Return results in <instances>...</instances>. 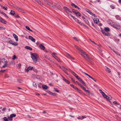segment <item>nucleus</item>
<instances>
[{
	"mask_svg": "<svg viewBox=\"0 0 121 121\" xmlns=\"http://www.w3.org/2000/svg\"><path fill=\"white\" fill-rule=\"evenodd\" d=\"M48 5L50 6H51L53 8L56 9V8L58 9H60V6L56 2H52L50 1Z\"/></svg>",
	"mask_w": 121,
	"mask_h": 121,
	"instance_id": "obj_1",
	"label": "nucleus"
},
{
	"mask_svg": "<svg viewBox=\"0 0 121 121\" xmlns=\"http://www.w3.org/2000/svg\"><path fill=\"white\" fill-rule=\"evenodd\" d=\"M31 58L33 62L35 63L37 62L39 58L38 55L37 53H31Z\"/></svg>",
	"mask_w": 121,
	"mask_h": 121,
	"instance_id": "obj_2",
	"label": "nucleus"
},
{
	"mask_svg": "<svg viewBox=\"0 0 121 121\" xmlns=\"http://www.w3.org/2000/svg\"><path fill=\"white\" fill-rule=\"evenodd\" d=\"M80 55L85 59L87 60L88 62L91 63L92 62V59L87 54V56L89 57V58H88L85 55L83 54L82 53V54H81Z\"/></svg>",
	"mask_w": 121,
	"mask_h": 121,
	"instance_id": "obj_3",
	"label": "nucleus"
},
{
	"mask_svg": "<svg viewBox=\"0 0 121 121\" xmlns=\"http://www.w3.org/2000/svg\"><path fill=\"white\" fill-rule=\"evenodd\" d=\"M63 8L64 11L67 14L68 16L69 15H71L72 12L69 8L65 6Z\"/></svg>",
	"mask_w": 121,
	"mask_h": 121,
	"instance_id": "obj_4",
	"label": "nucleus"
},
{
	"mask_svg": "<svg viewBox=\"0 0 121 121\" xmlns=\"http://www.w3.org/2000/svg\"><path fill=\"white\" fill-rule=\"evenodd\" d=\"M74 46L76 48L81 51L82 53L83 54L85 55L88 58H89V57L87 56V54L85 52L83 51L82 49L76 45H74Z\"/></svg>",
	"mask_w": 121,
	"mask_h": 121,
	"instance_id": "obj_5",
	"label": "nucleus"
},
{
	"mask_svg": "<svg viewBox=\"0 0 121 121\" xmlns=\"http://www.w3.org/2000/svg\"><path fill=\"white\" fill-rule=\"evenodd\" d=\"M70 85L71 86L73 87L77 91H78L80 93L81 92V90L80 89H79L78 88L76 87V86H74L73 85V84H70Z\"/></svg>",
	"mask_w": 121,
	"mask_h": 121,
	"instance_id": "obj_6",
	"label": "nucleus"
},
{
	"mask_svg": "<svg viewBox=\"0 0 121 121\" xmlns=\"http://www.w3.org/2000/svg\"><path fill=\"white\" fill-rule=\"evenodd\" d=\"M99 91L104 97L106 98V97H107V96L105 94V93L103 91H102V90L101 89H99Z\"/></svg>",
	"mask_w": 121,
	"mask_h": 121,
	"instance_id": "obj_7",
	"label": "nucleus"
},
{
	"mask_svg": "<svg viewBox=\"0 0 121 121\" xmlns=\"http://www.w3.org/2000/svg\"><path fill=\"white\" fill-rule=\"evenodd\" d=\"M102 31L104 35L108 36H109L110 35V34L108 32H105L103 30H102Z\"/></svg>",
	"mask_w": 121,
	"mask_h": 121,
	"instance_id": "obj_8",
	"label": "nucleus"
},
{
	"mask_svg": "<svg viewBox=\"0 0 121 121\" xmlns=\"http://www.w3.org/2000/svg\"><path fill=\"white\" fill-rule=\"evenodd\" d=\"M86 10L87 12L91 15H92V16H94L95 17H97V16H96L95 15V14H93V13H92L91 11H90L88 9H86Z\"/></svg>",
	"mask_w": 121,
	"mask_h": 121,
	"instance_id": "obj_9",
	"label": "nucleus"
},
{
	"mask_svg": "<svg viewBox=\"0 0 121 121\" xmlns=\"http://www.w3.org/2000/svg\"><path fill=\"white\" fill-rule=\"evenodd\" d=\"M0 22H2L4 24L6 23V22L2 18L0 17Z\"/></svg>",
	"mask_w": 121,
	"mask_h": 121,
	"instance_id": "obj_10",
	"label": "nucleus"
},
{
	"mask_svg": "<svg viewBox=\"0 0 121 121\" xmlns=\"http://www.w3.org/2000/svg\"><path fill=\"white\" fill-rule=\"evenodd\" d=\"M29 39H30L31 41L33 42H35V39L33 38L31 36H29Z\"/></svg>",
	"mask_w": 121,
	"mask_h": 121,
	"instance_id": "obj_11",
	"label": "nucleus"
},
{
	"mask_svg": "<svg viewBox=\"0 0 121 121\" xmlns=\"http://www.w3.org/2000/svg\"><path fill=\"white\" fill-rule=\"evenodd\" d=\"M13 36L14 38L15 39L16 41H18V39L17 36L15 34H13Z\"/></svg>",
	"mask_w": 121,
	"mask_h": 121,
	"instance_id": "obj_12",
	"label": "nucleus"
},
{
	"mask_svg": "<svg viewBox=\"0 0 121 121\" xmlns=\"http://www.w3.org/2000/svg\"><path fill=\"white\" fill-rule=\"evenodd\" d=\"M93 21L95 23L97 24L98 23V19L96 18L93 19Z\"/></svg>",
	"mask_w": 121,
	"mask_h": 121,
	"instance_id": "obj_13",
	"label": "nucleus"
},
{
	"mask_svg": "<svg viewBox=\"0 0 121 121\" xmlns=\"http://www.w3.org/2000/svg\"><path fill=\"white\" fill-rule=\"evenodd\" d=\"M4 63H5V64L2 67L3 68H4L6 67L7 65V61L6 60H5V59H4Z\"/></svg>",
	"mask_w": 121,
	"mask_h": 121,
	"instance_id": "obj_14",
	"label": "nucleus"
},
{
	"mask_svg": "<svg viewBox=\"0 0 121 121\" xmlns=\"http://www.w3.org/2000/svg\"><path fill=\"white\" fill-rule=\"evenodd\" d=\"M114 27L117 29H119L120 27V26L119 25L116 24L114 25Z\"/></svg>",
	"mask_w": 121,
	"mask_h": 121,
	"instance_id": "obj_15",
	"label": "nucleus"
},
{
	"mask_svg": "<svg viewBox=\"0 0 121 121\" xmlns=\"http://www.w3.org/2000/svg\"><path fill=\"white\" fill-rule=\"evenodd\" d=\"M39 47L41 49L43 50H44L45 48V47L42 44H40Z\"/></svg>",
	"mask_w": 121,
	"mask_h": 121,
	"instance_id": "obj_16",
	"label": "nucleus"
},
{
	"mask_svg": "<svg viewBox=\"0 0 121 121\" xmlns=\"http://www.w3.org/2000/svg\"><path fill=\"white\" fill-rule=\"evenodd\" d=\"M63 80L65 82H66V83H67L68 84H69L70 83L69 82L68 80L66 79L65 78H64V77H63Z\"/></svg>",
	"mask_w": 121,
	"mask_h": 121,
	"instance_id": "obj_17",
	"label": "nucleus"
},
{
	"mask_svg": "<svg viewBox=\"0 0 121 121\" xmlns=\"http://www.w3.org/2000/svg\"><path fill=\"white\" fill-rule=\"evenodd\" d=\"M33 68V67L29 66L27 68L26 70L27 72H28L30 70H31Z\"/></svg>",
	"mask_w": 121,
	"mask_h": 121,
	"instance_id": "obj_18",
	"label": "nucleus"
},
{
	"mask_svg": "<svg viewBox=\"0 0 121 121\" xmlns=\"http://www.w3.org/2000/svg\"><path fill=\"white\" fill-rule=\"evenodd\" d=\"M42 87L43 89L46 90L48 88V87L47 85H44L42 86Z\"/></svg>",
	"mask_w": 121,
	"mask_h": 121,
	"instance_id": "obj_19",
	"label": "nucleus"
},
{
	"mask_svg": "<svg viewBox=\"0 0 121 121\" xmlns=\"http://www.w3.org/2000/svg\"><path fill=\"white\" fill-rule=\"evenodd\" d=\"M25 48L26 49L31 50H32V48L30 47L27 46H26L25 47Z\"/></svg>",
	"mask_w": 121,
	"mask_h": 121,
	"instance_id": "obj_20",
	"label": "nucleus"
},
{
	"mask_svg": "<svg viewBox=\"0 0 121 121\" xmlns=\"http://www.w3.org/2000/svg\"><path fill=\"white\" fill-rule=\"evenodd\" d=\"M62 69L65 72L67 70V69L65 68L64 66H62Z\"/></svg>",
	"mask_w": 121,
	"mask_h": 121,
	"instance_id": "obj_21",
	"label": "nucleus"
},
{
	"mask_svg": "<svg viewBox=\"0 0 121 121\" xmlns=\"http://www.w3.org/2000/svg\"><path fill=\"white\" fill-rule=\"evenodd\" d=\"M79 82L81 83L84 86H86L85 85V82L81 79Z\"/></svg>",
	"mask_w": 121,
	"mask_h": 121,
	"instance_id": "obj_22",
	"label": "nucleus"
},
{
	"mask_svg": "<svg viewBox=\"0 0 121 121\" xmlns=\"http://www.w3.org/2000/svg\"><path fill=\"white\" fill-rule=\"evenodd\" d=\"M112 98V97L110 96L109 95V97H108L107 96V97H106V98H106L107 99V100H110Z\"/></svg>",
	"mask_w": 121,
	"mask_h": 121,
	"instance_id": "obj_23",
	"label": "nucleus"
},
{
	"mask_svg": "<svg viewBox=\"0 0 121 121\" xmlns=\"http://www.w3.org/2000/svg\"><path fill=\"white\" fill-rule=\"evenodd\" d=\"M78 85L80 86L83 90H85V88L84 87L81 83H78Z\"/></svg>",
	"mask_w": 121,
	"mask_h": 121,
	"instance_id": "obj_24",
	"label": "nucleus"
},
{
	"mask_svg": "<svg viewBox=\"0 0 121 121\" xmlns=\"http://www.w3.org/2000/svg\"><path fill=\"white\" fill-rule=\"evenodd\" d=\"M16 116V114H12L10 115V118H12L13 117H15Z\"/></svg>",
	"mask_w": 121,
	"mask_h": 121,
	"instance_id": "obj_25",
	"label": "nucleus"
},
{
	"mask_svg": "<svg viewBox=\"0 0 121 121\" xmlns=\"http://www.w3.org/2000/svg\"><path fill=\"white\" fill-rule=\"evenodd\" d=\"M70 72L75 77H76L77 75L73 72L71 70H70Z\"/></svg>",
	"mask_w": 121,
	"mask_h": 121,
	"instance_id": "obj_26",
	"label": "nucleus"
},
{
	"mask_svg": "<svg viewBox=\"0 0 121 121\" xmlns=\"http://www.w3.org/2000/svg\"><path fill=\"white\" fill-rule=\"evenodd\" d=\"M43 1L46 4H47L48 5V4H49V3L50 1H48L47 0H43Z\"/></svg>",
	"mask_w": 121,
	"mask_h": 121,
	"instance_id": "obj_27",
	"label": "nucleus"
},
{
	"mask_svg": "<svg viewBox=\"0 0 121 121\" xmlns=\"http://www.w3.org/2000/svg\"><path fill=\"white\" fill-rule=\"evenodd\" d=\"M49 94L51 95L55 96L56 95V93H52L51 91H49Z\"/></svg>",
	"mask_w": 121,
	"mask_h": 121,
	"instance_id": "obj_28",
	"label": "nucleus"
},
{
	"mask_svg": "<svg viewBox=\"0 0 121 121\" xmlns=\"http://www.w3.org/2000/svg\"><path fill=\"white\" fill-rule=\"evenodd\" d=\"M104 30L105 31L107 32L109 31L110 30V29L108 27H105L104 28Z\"/></svg>",
	"mask_w": 121,
	"mask_h": 121,
	"instance_id": "obj_29",
	"label": "nucleus"
},
{
	"mask_svg": "<svg viewBox=\"0 0 121 121\" xmlns=\"http://www.w3.org/2000/svg\"><path fill=\"white\" fill-rule=\"evenodd\" d=\"M82 72V73H83L85 74L86 75H87V76H88L89 78H91L92 77H91V76H90L89 74H88L87 73H85V72Z\"/></svg>",
	"mask_w": 121,
	"mask_h": 121,
	"instance_id": "obj_30",
	"label": "nucleus"
},
{
	"mask_svg": "<svg viewBox=\"0 0 121 121\" xmlns=\"http://www.w3.org/2000/svg\"><path fill=\"white\" fill-rule=\"evenodd\" d=\"M0 13L4 15L5 16L7 17V18L8 17L3 12H1L0 11Z\"/></svg>",
	"mask_w": 121,
	"mask_h": 121,
	"instance_id": "obj_31",
	"label": "nucleus"
},
{
	"mask_svg": "<svg viewBox=\"0 0 121 121\" xmlns=\"http://www.w3.org/2000/svg\"><path fill=\"white\" fill-rule=\"evenodd\" d=\"M10 14L13 15L15 14V12L13 11V10H11L10 13Z\"/></svg>",
	"mask_w": 121,
	"mask_h": 121,
	"instance_id": "obj_32",
	"label": "nucleus"
},
{
	"mask_svg": "<svg viewBox=\"0 0 121 121\" xmlns=\"http://www.w3.org/2000/svg\"><path fill=\"white\" fill-rule=\"evenodd\" d=\"M106 68L107 69H106V71L108 73H110L111 72V70L109 68H108L107 67H106Z\"/></svg>",
	"mask_w": 121,
	"mask_h": 121,
	"instance_id": "obj_33",
	"label": "nucleus"
},
{
	"mask_svg": "<svg viewBox=\"0 0 121 121\" xmlns=\"http://www.w3.org/2000/svg\"><path fill=\"white\" fill-rule=\"evenodd\" d=\"M26 28L28 30H29L31 32H33V31L32 30L30 29L28 26H26Z\"/></svg>",
	"mask_w": 121,
	"mask_h": 121,
	"instance_id": "obj_34",
	"label": "nucleus"
},
{
	"mask_svg": "<svg viewBox=\"0 0 121 121\" xmlns=\"http://www.w3.org/2000/svg\"><path fill=\"white\" fill-rule=\"evenodd\" d=\"M37 2L39 4H40V5H43V3H42L39 0L38 1H37Z\"/></svg>",
	"mask_w": 121,
	"mask_h": 121,
	"instance_id": "obj_35",
	"label": "nucleus"
},
{
	"mask_svg": "<svg viewBox=\"0 0 121 121\" xmlns=\"http://www.w3.org/2000/svg\"><path fill=\"white\" fill-rule=\"evenodd\" d=\"M109 24H110V25L114 27V25L115 24V23L114 22H110L109 23Z\"/></svg>",
	"mask_w": 121,
	"mask_h": 121,
	"instance_id": "obj_36",
	"label": "nucleus"
},
{
	"mask_svg": "<svg viewBox=\"0 0 121 121\" xmlns=\"http://www.w3.org/2000/svg\"><path fill=\"white\" fill-rule=\"evenodd\" d=\"M75 14L77 16H80L81 15L80 13L78 12H77V13H75Z\"/></svg>",
	"mask_w": 121,
	"mask_h": 121,
	"instance_id": "obj_37",
	"label": "nucleus"
},
{
	"mask_svg": "<svg viewBox=\"0 0 121 121\" xmlns=\"http://www.w3.org/2000/svg\"><path fill=\"white\" fill-rule=\"evenodd\" d=\"M113 51V52L116 54L117 55L120 56V55L116 51H115V50H112Z\"/></svg>",
	"mask_w": 121,
	"mask_h": 121,
	"instance_id": "obj_38",
	"label": "nucleus"
},
{
	"mask_svg": "<svg viewBox=\"0 0 121 121\" xmlns=\"http://www.w3.org/2000/svg\"><path fill=\"white\" fill-rule=\"evenodd\" d=\"M3 119L4 121H9L8 119L6 117H4Z\"/></svg>",
	"mask_w": 121,
	"mask_h": 121,
	"instance_id": "obj_39",
	"label": "nucleus"
},
{
	"mask_svg": "<svg viewBox=\"0 0 121 121\" xmlns=\"http://www.w3.org/2000/svg\"><path fill=\"white\" fill-rule=\"evenodd\" d=\"M13 58H12V59L13 60H14L15 59H17V57L15 55H14L13 56Z\"/></svg>",
	"mask_w": 121,
	"mask_h": 121,
	"instance_id": "obj_40",
	"label": "nucleus"
},
{
	"mask_svg": "<svg viewBox=\"0 0 121 121\" xmlns=\"http://www.w3.org/2000/svg\"><path fill=\"white\" fill-rule=\"evenodd\" d=\"M12 44H13V45H15V46H16L17 45L18 43H17L16 42H13V43H12Z\"/></svg>",
	"mask_w": 121,
	"mask_h": 121,
	"instance_id": "obj_41",
	"label": "nucleus"
},
{
	"mask_svg": "<svg viewBox=\"0 0 121 121\" xmlns=\"http://www.w3.org/2000/svg\"><path fill=\"white\" fill-rule=\"evenodd\" d=\"M79 81L81 79V78L78 77V75L75 77Z\"/></svg>",
	"mask_w": 121,
	"mask_h": 121,
	"instance_id": "obj_42",
	"label": "nucleus"
},
{
	"mask_svg": "<svg viewBox=\"0 0 121 121\" xmlns=\"http://www.w3.org/2000/svg\"><path fill=\"white\" fill-rule=\"evenodd\" d=\"M33 86L37 88V85L36 83H35L34 82H33Z\"/></svg>",
	"mask_w": 121,
	"mask_h": 121,
	"instance_id": "obj_43",
	"label": "nucleus"
},
{
	"mask_svg": "<svg viewBox=\"0 0 121 121\" xmlns=\"http://www.w3.org/2000/svg\"><path fill=\"white\" fill-rule=\"evenodd\" d=\"M1 7L3 8V9L4 10H7V7H3L2 5L0 6Z\"/></svg>",
	"mask_w": 121,
	"mask_h": 121,
	"instance_id": "obj_44",
	"label": "nucleus"
},
{
	"mask_svg": "<svg viewBox=\"0 0 121 121\" xmlns=\"http://www.w3.org/2000/svg\"><path fill=\"white\" fill-rule=\"evenodd\" d=\"M79 24L81 25V26L83 25V26H85V25L83 24L81 22H79V23H78Z\"/></svg>",
	"mask_w": 121,
	"mask_h": 121,
	"instance_id": "obj_45",
	"label": "nucleus"
},
{
	"mask_svg": "<svg viewBox=\"0 0 121 121\" xmlns=\"http://www.w3.org/2000/svg\"><path fill=\"white\" fill-rule=\"evenodd\" d=\"M72 5H73L75 8H77L78 7L73 3H72L71 4Z\"/></svg>",
	"mask_w": 121,
	"mask_h": 121,
	"instance_id": "obj_46",
	"label": "nucleus"
},
{
	"mask_svg": "<svg viewBox=\"0 0 121 121\" xmlns=\"http://www.w3.org/2000/svg\"><path fill=\"white\" fill-rule=\"evenodd\" d=\"M54 91H55L57 93H59V91L56 88H54Z\"/></svg>",
	"mask_w": 121,
	"mask_h": 121,
	"instance_id": "obj_47",
	"label": "nucleus"
},
{
	"mask_svg": "<svg viewBox=\"0 0 121 121\" xmlns=\"http://www.w3.org/2000/svg\"><path fill=\"white\" fill-rule=\"evenodd\" d=\"M73 39H75V40H77V41H79V39H78L76 37H73Z\"/></svg>",
	"mask_w": 121,
	"mask_h": 121,
	"instance_id": "obj_48",
	"label": "nucleus"
},
{
	"mask_svg": "<svg viewBox=\"0 0 121 121\" xmlns=\"http://www.w3.org/2000/svg\"><path fill=\"white\" fill-rule=\"evenodd\" d=\"M110 7L111 8L113 9H114L115 8V7L113 5H110Z\"/></svg>",
	"mask_w": 121,
	"mask_h": 121,
	"instance_id": "obj_49",
	"label": "nucleus"
},
{
	"mask_svg": "<svg viewBox=\"0 0 121 121\" xmlns=\"http://www.w3.org/2000/svg\"><path fill=\"white\" fill-rule=\"evenodd\" d=\"M14 16L16 17L19 18V16L17 14H15L14 15Z\"/></svg>",
	"mask_w": 121,
	"mask_h": 121,
	"instance_id": "obj_50",
	"label": "nucleus"
},
{
	"mask_svg": "<svg viewBox=\"0 0 121 121\" xmlns=\"http://www.w3.org/2000/svg\"><path fill=\"white\" fill-rule=\"evenodd\" d=\"M14 7L18 10H20V9H21V8L17 6H16Z\"/></svg>",
	"mask_w": 121,
	"mask_h": 121,
	"instance_id": "obj_51",
	"label": "nucleus"
},
{
	"mask_svg": "<svg viewBox=\"0 0 121 121\" xmlns=\"http://www.w3.org/2000/svg\"><path fill=\"white\" fill-rule=\"evenodd\" d=\"M72 11L75 14V13H77V12H76V11L74 9H73L72 10Z\"/></svg>",
	"mask_w": 121,
	"mask_h": 121,
	"instance_id": "obj_52",
	"label": "nucleus"
},
{
	"mask_svg": "<svg viewBox=\"0 0 121 121\" xmlns=\"http://www.w3.org/2000/svg\"><path fill=\"white\" fill-rule=\"evenodd\" d=\"M85 91H86V92H87L88 93H90V91L88 90H86V89H85V90H84Z\"/></svg>",
	"mask_w": 121,
	"mask_h": 121,
	"instance_id": "obj_53",
	"label": "nucleus"
},
{
	"mask_svg": "<svg viewBox=\"0 0 121 121\" xmlns=\"http://www.w3.org/2000/svg\"><path fill=\"white\" fill-rule=\"evenodd\" d=\"M9 76L7 74H6L5 75V77L6 78H8L9 77Z\"/></svg>",
	"mask_w": 121,
	"mask_h": 121,
	"instance_id": "obj_54",
	"label": "nucleus"
},
{
	"mask_svg": "<svg viewBox=\"0 0 121 121\" xmlns=\"http://www.w3.org/2000/svg\"><path fill=\"white\" fill-rule=\"evenodd\" d=\"M56 57H56L55 59L56 60L60 62V59L59 58H58L57 56Z\"/></svg>",
	"mask_w": 121,
	"mask_h": 121,
	"instance_id": "obj_55",
	"label": "nucleus"
},
{
	"mask_svg": "<svg viewBox=\"0 0 121 121\" xmlns=\"http://www.w3.org/2000/svg\"><path fill=\"white\" fill-rule=\"evenodd\" d=\"M13 41H12L11 40L9 41L8 42L9 43H10L11 44H12V43H13Z\"/></svg>",
	"mask_w": 121,
	"mask_h": 121,
	"instance_id": "obj_56",
	"label": "nucleus"
},
{
	"mask_svg": "<svg viewBox=\"0 0 121 121\" xmlns=\"http://www.w3.org/2000/svg\"><path fill=\"white\" fill-rule=\"evenodd\" d=\"M5 71V70H1L0 71V73L1 72L2 73H4Z\"/></svg>",
	"mask_w": 121,
	"mask_h": 121,
	"instance_id": "obj_57",
	"label": "nucleus"
},
{
	"mask_svg": "<svg viewBox=\"0 0 121 121\" xmlns=\"http://www.w3.org/2000/svg\"><path fill=\"white\" fill-rule=\"evenodd\" d=\"M81 117L79 116L78 117H77V118L78 119H80V120H82V119L81 118Z\"/></svg>",
	"mask_w": 121,
	"mask_h": 121,
	"instance_id": "obj_58",
	"label": "nucleus"
},
{
	"mask_svg": "<svg viewBox=\"0 0 121 121\" xmlns=\"http://www.w3.org/2000/svg\"><path fill=\"white\" fill-rule=\"evenodd\" d=\"M90 40L93 43H94V44H96V45H97V44L96 43H95L94 41H91L90 39Z\"/></svg>",
	"mask_w": 121,
	"mask_h": 121,
	"instance_id": "obj_59",
	"label": "nucleus"
},
{
	"mask_svg": "<svg viewBox=\"0 0 121 121\" xmlns=\"http://www.w3.org/2000/svg\"><path fill=\"white\" fill-rule=\"evenodd\" d=\"M71 80L72 81H73V82H75V81L73 79V78H71Z\"/></svg>",
	"mask_w": 121,
	"mask_h": 121,
	"instance_id": "obj_60",
	"label": "nucleus"
},
{
	"mask_svg": "<svg viewBox=\"0 0 121 121\" xmlns=\"http://www.w3.org/2000/svg\"><path fill=\"white\" fill-rule=\"evenodd\" d=\"M6 108L5 107L3 108L2 109V111H4L6 109Z\"/></svg>",
	"mask_w": 121,
	"mask_h": 121,
	"instance_id": "obj_61",
	"label": "nucleus"
},
{
	"mask_svg": "<svg viewBox=\"0 0 121 121\" xmlns=\"http://www.w3.org/2000/svg\"><path fill=\"white\" fill-rule=\"evenodd\" d=\"M85 21L87 24V23H89V22L87 20H85Z\"/></svg>",
	"mask_w": 121,
	"mask_h": 121,
	"instance_id": "obj_62",
	"label": "nucleus"
},
{
	"mask_svg": "<svg viewBox=\"0 0 121 121\" xmlns=\"http://www.w3.org/2000/svg\"><path fill=\"white\" fill-rule=\"evenodd\" d=\"M9 120L10 121H12L13 120V119L12 118H10H10Z\"/></svg>",
	"mask_w": 121,
	"mask_h": 121,
	"instance_id": "obj_63",
	"label": "nucleus"
},
{
	"mask_svg": "<svg viewBox=\"0 0 121 121\" xmlns=\"http://www.w3.org/2000/svg\"><path fill=\"white\" fill-rule=\"evenodd\" d=\"M52 56L55 58L56 57V56L55 55H52Z\"/></svg>",
	"mask_w": 121,
	"mask_h": 121,
	"instance_id": "obj_64",
	"label": "nucleus"
}]
</instances>
